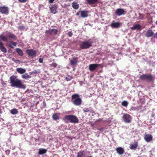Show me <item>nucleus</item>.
<instances>
[{
	"label": "nucleus",
	"instance_id": "f3484780",
	"mask_svg": "<svg viewBox=\"0 0 157 157\" xmlns=\"http://www.w3.org/2000/svg\"><path fill=\"white\" fill-rule=\"evenodd\" d=\"M6 36L9 38L16 40L17 39V36L14 34H12L11 33L9 32L6 34Z\"/></svg>",
	"mask_w": 157,
	"mask_h": 157
},
{
	"label": "nucleus",
	"instance_id": "79ce46f5",
	"mask_svg": "<svg viewBox=\"0 0 157 157\" xmlns=\"http://www.w3.org/2000/svg\"><path fill=\"white\" fill-rule=\"evenodd\" d=\"M21 3H24L27 2V0H18Z\"/></svg>",
	"mask_w": 157,
	"mask_h": 157
},
{
	"label": "nucleus",
	"instance_id": "a878e982",
	"mask_svg": "<svg viewBox=\"0 0 157 157\" xmlns=\"http://www.w3.org/2000/svg\"><path fill=\"white\" fill-rule=\"evenodd\" d=\"M47 152V150L45 149L40 148L38 154L40 155H43L45 153Z\"/></svg>",
	"mask_w": 157,
	"mask_h": 157
},
{
	"label": "nucleus",
	"instance_id": "58836bf2",
	"mask_svg": "<svg viewBox=\"0 0 157 157\" xmlns=\"http://www.w3.org/2000/svg\"><path fill=\"white\" fill-rule=\"evenodd\" d=\"M50 65L51 66H52L56 68V67L57 64L55 63H52Z\"/></svg>",
	"mask_w": 157,
	"mask_h": 157
},
{
	"label": "nucleus",
	"instance_id": "c03bdc74",
	"mask_svg": "<svg viewBox=\"0 0 157 157\" xmlns=\"http://www.w3.org/2000/svg\"><path fill=\"white\" fill-rule=\"evenodd\" d=\"M55 0H48V2L49 3H52Z\"/></svg>",
	"mask_w": 157,
	"mask_h": 157
},
{
	"label": "nucleus",
	"instance_id": "bb28decb",
	"mask_svg": "<svg viewBox=\"0 0 157 157\" xmlns=\"http://www.w3.org/2000/svg\"><path fill=\"white\" fill-rule=\"evenodd\" d=\"M138 143L137 142H136L133 144H131L130 146V147L131 149H136Z\"/></svg>",
	"mask_w": 157,
	"mask_h": 157
},
{
	"label": "nucleus",
	"instance_id": "4be33fe9",
	"mask_svg": "<svg viewBox=\"0 0 157 157\" xmlns=\"http://www.w3.org/2000/svg\"><path fill=\"white\" fill-rule=\"evenodd\" d=\"M98 0H86V2L89 5H91L97 3Z\"/></svg>",
	"mask_w": 157,
	"mask_h": 157
},
{
	"label": "nucleus",
	"instance_id": "09e8293b",
	"mask_svg": "<svg viewBox=\"0 0 157 157\" xmlns=\"http://www.w3.org/2000/svg\"><path fill=\"white\" fill-rule=\"evenodd\" d=\"M154 37L157 38V33L154 35Z\"/></svg>",
	"mask_w": 157,
	"mask_h": 157
},
{
	"label": "nucleus",
	"instance_id": "ea45409f",
	"mask_svg": "<svg viewBox=\"0 0 157 157\" xmlns=\"http://www.w3.org/2000/svg\"><path fill=\"white\" fill-rule=\"evenodd\" d=\"M24 28L25 26L23 25H20L18 27V29L20 30L23 29Z\"/></svg>",
	"mask_w": 157,
	"mask_h": 157
},
{
	"label": "nucleus",
	"instance_id": "9b49d317",
	"mask_svg": "<svg viewBox=\"0 0 157 157\" xmlns=\"http://www.w3.org/2000/svg\"><path fill=\"white\" fill-rule=\"evenodd\" d=\"M98 64H90L89 67V69L90 71H93L98 67Z\"/></svg>",
	"mask_w": 157,
	"mask_h": 157
},
{
	"label": "nucleus",
	"instance_id": "e433bc0d",
	"mask_svg": "<svg viewBox=\"0 0 157 157\" xmlns=\"http://www.w3.org/2000/svg\"><path fill=\"white\" fill-rule=\"evenodd\" d=\"M139 16L138 17V19L140 20H143L144 19V15L140 13H139Z\"/></svg>",
	"mask_w": 157,
	"mask_h": 157
},
{
	"label": "nucleus",
	"instance_id": "7c9ffc66",
	"mask_svg": "<svg viewBox=\"0 0 157 157\" xmlns=\"http://www.w3.org/2000/svg\"><path fill=\"white\" fill-rule=\"evenodd\" d=\"M51 29L52 34H53L55 35H56L57 33L58 32V30L57 29Z\"/></svg>",
	"mask_w": 157,
	"mask_h": 157
},
{
	"label": "nucleus",
	"instance_id": "20e7f679",
	"mask_svg": "<svg viewBox=\"0 0 157 157\" xmlns=\"http://www.w3.org/2000/svg\"><path fill=\"white\" fill-rule=\"evenodd\" d=\"M71 101L73 104L76 106H79L81 105L82 100L80 98L79 95L74 94L71 96Z\"/></svg>",
	"mask_w": 157,
	"mask_h": 157
},
{
	"label": "nucleus",
	"instance_id": "dca6fc26",
	"mask_svg": "<svg viewBox=\"0 0 157 157\" xmlns=\"http://www.w3.org/2000/svg\"><path fill=\"white\" fill-rule=\"evenodd\" d=\"M154 35V33L153 32L151 29L148 30L146 34H145V36L148 37L153 36Z\"/></svg>",
	"mask_w": 157,
	"mask_h": 157
},
{
	"label": "nucleus",
	"instance_id": "412c9836",
	"mask_svg": "<svg viewBox=\"0 0 157 157\" xmlns=\"http://www.w3.org/2000/svg\"><path fill=\"white\" fill-rule=\"evenodd\" d=\"M85 153L84 151L81 150L78 153L77 157H85Z\"/></svg>",
	"mask_w": 157,
	"mask_h": 157
},
{
	"label": "nucleus",
	"instance_id": "4c0bfd02",
	"mask_svg": "<svg viewBox=\"0 0 157 157\" xmlns=\"http://www.w3.org/2000/svg\"><path fill=\"white\" fill-rule=\"evenodd\" d=\"M91 110L90 108H85L83 109V111L84 112H87L90 111Z\"/></svg>",
	"mask_w": 157,
	"mask_h": 157
},
{
	"label": "nucleus",
	"instance_id": "393cba45",
	"mask_svg": "<svg viewBox=\"0 0 157 157\" xmlns=\"http://www.w3.org/2000/svg\"><path fill=\"white\" fill-rule=\"evenodd\" d=\"M72 7L75 9L77 10L79 8V6L77 2H74L72 3Z\"/></svg>",
	"mask_w": 157,
	"mask_h": 157
},
{
	"label": "nucleus",
	"instance_id": "f8f14e48",
	"mask_svg": "<svg viewBox=\"0 0 157 157\" xmlns=\"http://www.w3.org/2000/svg\"><path fill=\"white\" fill-rule=\"evenodd\" d=\"M49 8L51 10V13L53 14H56L57 13V7H56L55 4H54V5L51 6L50 7H49Z\"/></svg>",
	"mask_w": 157,
	"mask_h": 157
},
{
	"label": "nucleus",
	"instance_id": "49530a36",
	"mask_svg": "<svg viewBox=\"0 0 157 157\" xmlns=\"http://www.w3.org/2000/svg\"><path fill=\"white\" fill-rule=\"evenodd\" d=\"M20 62V61L19 60H15V63H18Z\"/></svg>",
	"mask_w": 157,
	"mask_h": 157
},
{
	"label": "nucleus",
	"instance_id": "8fccbe9b",
	"mask_svg": "<svg viewBox=\"0 0 157 157\" xmlns=\"http://www.w3.org/2000/svg\"><path fill=\"white\" fill-rule=\"evenodd\" d=\"M79 13H80V12H77V13H76V15H77V16H78V15H79Z\"/></svg>",
	"mask_w": 157,
	"mask_h": 157
},
{
	"label": "nucleus",
	"instance_id": "6ab92c4d",
	"mask_svg": "<svg viewBox=\"0 0 157 157\" xmlns=\"http://www.w3.org/2000/svg\"><path fill=\"white\" fill-rule=\"evenodd\" d=\"M0 49L1 51L4 53H6L7 52L6 48L4 46L3 43L1 41H0Z\"/></svg>",
	"mask_w": 157,
	"mask_h": 157
},
{
	"label": "nucleus",
	"instance_id": "6e6552de",
	"mask_svg": "<svg viewBox=\"0 0 157 157\" xmlns=\"http://www.w3.org/2000/svg\"><path fill=\"white\" fill-rule=\"evenodd\" d=\"M126 13V11L123 9L118 8L116 10L115 12V15L118 16H120L125 14Z\"/></svg>",
	"mask_w": 157,
	"mask_h": 157
},
{
	"label": "nucleus",
	"instance_id": "f03ea898",
	"mask_svg": "<svg viewBox=\"0 0 157 157\" xmlns=\"http://www.w3.org/2000/svg\"><path fill=\"white\" fill-rule=\"evenodd\" d=\"M63 120L66 123L69 122L74 124L77 123L79 121L78 117L73 115H66L63 118Z\"/></svg>",
	"mask_w": 157,
	"mask_h": 157
},
{
	"label": "nucleus",
	"instance_id": "5701e85b",
	"mask_svg": "<svg viewBox=\"0 0 157 157\" xmlns=\"http://www.w3.org/2000/svg\"><path fill=\"white\" fill-rule=\"evenodd\" d=\"M141 27L139 24H136L134 25L133 27H131V29L132 30L136 29L141 30Z\"/></svg>",
	"mask_w": 157,
	"mask_h": 157
},
{
	"label": "nucleus",
	"instance_id": "de8ad7c7",
	"mask_svg": "<svg viewBox=\"0 0 157 157\" xmlns=\"http://www.w3.org/2000/svg\"><path fill=\"white\" fill-rule=\"evenodd\" d=\"M99 131H103V128H100L98 129Z\"/></svg>",
	"mask_w": 157,
	"mask_h": 157
},
{
	"label": "nucleus",
	"instance_id": "f704fd0d",
	"mask_svg": "<svg viewBox=\"0 0 157 157\" xmlns=\"http://www.w3.org/2000/svg\"><path fill=\"white\" fill-rule=\"evenodd\" d=\"M45 33L46 34V36H48V35H51L52 34L51 29L49 30H46Z\"/></svg>",
	"mask_w": 157,
	"mask_h": 157
},
{
	"label": "nucleus",
	"instance_id": "b1692460",
	"mask_svg": "<svg viewBox=\"0 0 157 157\" xmlns=\"http://www.w3.org/2000/svg\"><path fill=\"white\" fill-rule=\"evenodd\" d=\"M16 71L18 73L20 74H23L25 73L26 71L25 69H23L22 68H17Z\"/></svg>",
	"mask_w": 157,
	"mask_h": 157
},
{
	"label": "nucleus",
	"instance_id": "c9c22d12",
	"mask_svg": "<svg viewBox=\"0 0 157 157\" xmlns=\"http://www.w3.org/2000/svg\"><path fill=\"white\" fill-rule=\"evenodd\" d=\"M72 77L69 75H68L67 76L65 77V79L67 81L71 80L72 79Z\"/></svg>",
	"mask_w": 157,
	"mask_h": 157
},
{
	"label": "nucleus",
	"instance_id": "423d86ee",
	"mask_svg": "<svg viewBox=\"0 0 157 157\" xmlns=\"http://www.w3.org/2000/svg\"><path fill=\"white\" fill-rule=\"evenodd\" d=\"M122 119L125 123H131L132 119L131 116L127 113L124 114Z\"/></svg>",
	"mask_w": 157,
	"mask_h": 157
},
{
	"label": "nucleus",
	"instance_id": "72a5a7b5",
	"mask_svg": "<svg viewBox=\"0 0 157 157\" xmlns=\"http://www.w3.org/2000/svg\"><path fill=\"white\" fill-rule=\"evenodd\" d=\"M128 104V103L127 101H124L122 102L121 103V105L125 107H127Z\"/></svg>",
	"mask_w": 157,
	"mask_h": 157
},
{
	"label": "nucleus",
	"instance_id": "cd10ccee",
	"mask_svg": "<svg viewBox=\"0 0 157 157\" xmlns=\"http://www.w3.org/2000/svg\"><path fill=\"white\" fill-rule=\"evenodd\" d=\"M16 51L20 56H22L23 55V53L21 49L17 48L16 49Z\"/></svg>",
	"mask_w": 157,
	"mask_h": 157
},
{
	"label": "nucleus",
	"instance_id": "4468645a",
	"mask_svg": "<svg viewBox=\"0 0 157 157\" xmlns=\"http://www.w3.org/2000/svg\"><path fill=\"white\" fill-rule=\"evenodd\" d=\"M78 59L77 57H73L72 59L70 60V64L72 66L76 65L78 62Z\"/></svg>",
	"mask_w": 157,
	"mask_h": 157
},
{
	"label": "nucleus",
	"instance_id": "0eeeda50",
	"mask_svg": "<svg viewBox=\"0 0 157 157\" xmlns=\"http://www.w3.org/2000/svg\"><path fill=\"white\" fill-rule=\"evenodd\" d=\"M26 52L29 56L32 57H34L36 56V52L33 49H28L26 50Z\"/></svg>",
	"mask_w": 157,
	"mask_h": 157
},
{
	"label": "nucleus",
	"instance_id": "7ed1b4c3",
	"mask_svg": "<svg viewBox=\"0 0 157 157\" xmlns=\"http://www.w3.org/2000/svg\"><path fill=\"white\" fill-rule=\"evenodd\" d=\"M92 43L93 42L90 41V40L84 41H80L79 44V47L81 49H87L92 46Z\"/></svg>",
	"mask_w": 157,
	"mask_h": 157
},
{
	"label": "nucleus",
	"instance_id": "37998d69",
	"mask_svg": "<svg viewBox=\"0 0 157 157\" xmlns=\"http://www.w3.org/2000/svg\"><path fill=\"white\" fill-rule=\"evenodd\" d=\"M39 62L40 63H43V59L42 58H40L39 59Z\"/></svg>",
	"mask_w": 157,
	"mask_h": 157
},
{
	"label": "nucleus",
	"instance_id": "f257e3e1",
	"mask_svg": "<svg viewBox=\"0 0 157 157\" xmlns=\"http://www.w3.org/2000/svg\"><path fill=\"white\" fill-rule=\"evenodd\" d=\"M10 81L12 86L16 87L18 88H25V86L22 84L21 81L17 79L15 76H11L10 77Z\"/></svg>",
	"mask_w": 157,
	"mask_h": 157
},
{
	"label": "nucleus",
	"instance_id": "c85d7f7f",
	"mask_svg": "<svg viewBox=\"0 0 157 157\" xmlns=\"http://www.w3.org/2000/svg\"><path fill=\"white\" fill-rule=\"evenodd\" d=\"M0 38L3 41L7 42L8 41L7 38L6 36H3L2 35H1L0 36Z\"/></svg>",
	"mask_w": 157,
	"mask_h": 157
},
{
	"label": "nucleus",
	"instance_id": "a19ab883",
	"mask_svg": "<svg viewBox=\"0 0 157 157\" xmlns=\"http://www.w3.org/2000/svg\"><path fill=\"white\" fill-rule=\"evenodd\" d=\"M73 33L71 31H69L68 33V35L69 37H71L72 36Z\"/></svg>",
	"mask_w": 157,
	"mask_h": 157
},
{
	"label": "nucleus",
	"instance_id": "1a4fd4ad",
	"mask_svg": "<svg viewBox=\"0 0 157 157\" xmlns=\"http://www.w3.org/2000/svg\"><path fill=\"white\" fill-rule=\"evenodd\" d=\"M9 8L5 6H0V13L3 14H7L9 13Z\"/></svg>",
	"mask_w": 157,
	"mask_h": 157
},
{
	"label": "nucleus",
	"instance_id": "603ef678",
	"mask_svg": "<svg viewBox=\"0 0 157 157\" xmlns=\"http://www.w3.org/2000/svg\"><path fill=\"white\" fill-rule=\"evenodd\" d=\"M33 73H37V72L35 71H33Z\"/></svg>",
	"mask_w": 157,
	"mask_h": 157
},
{
	"label": "nucleus",
	"instance_id": "aec40b11",
	"mask_svg": "<svg viewBox=\"0 0 157 157\" xmlns=\"http://www.w3.org/2000/svg\"><path fill=\"white\" fill-rule=\"evenodd\" d=\"M121 23L119 22L112 23L111 24V26L114 28H118L120 27Z\"/></svg>",
	"mask_w": 157,
	"mask_h": 157
},
{
	"label": "nucleus",
	"instance_id": "a18cd8bd",
	"mask_svg": "<svg viewBox=\"0 0 157 157\" xmlns=\"http://www.w3.org/2000/svg\"><path fill=\"white\" fill-rule=\"evenodd\" d=\"M1 83H2V85H6V83L4 82H3V81H2V82H1Z\"/></svg>",
	"mask_w": 157,
	"mask_h": 157
},
{
	"label": "nucleus",
	"instance_id": "a211bd4d",
	"mask_svg": "<svg viewBox=\"0 0 157 157\" xmlns=\"http://www.w3.org/2000/svg\"><path fill=\"white\" fill-rule=\"evenodd\" d=\"M60 114L59 113H54L52 116V118L54 121H57L59 120Z\"/></svg>",
	"mask_w": 157,
	"mask_h": 157
},
{
	"label": "nucleus",
	"instance_id": "9d476101",
	"mask_svg": "<svg viewBox=\"0 0 157 157\" xmlns=\"http://www.w3.org/2000/svg\"><path fill=\"white\" fill-rule=\"evenodd\" d=\"M144 139L146 142H149L152 140V136L151 134L145 133L144 135Z\"/></svg>",
	"mask_w": 157,
	"mask_h": 157
},
{
	"label": "nucleus",
	"instance_id": "2eb2a0df",
	"mask_svg": "<svg viewBox=\"0 0 157 157\" xmlns=\"http://www.w3.org/2000/svg\"><path fill=\"white\" fill-rule=\"evenodd\" d=\"M82 17L85 18L88 16V12L87 10H81L79 11Z\"/></svg>",
	"mask_w": 157,
	"mask_h": 157
},
{
	"label": "nucleus",
	"instance_id": "c756f323",
	"mask_svg": "<svg viewBox=\"0 0 157 157\" xmlns=\"http://www.w3.org/2000/svg\"><path fill=\"white\" fill-rule=\"evenodd\" d=\"M18 112V111L17 109H13L10 111L11 113L14 115L17 114Z\"/></svg>",
	"mask_w": 157,
	"mask_h": 157
},
{
	"label": "nucleus",
	"instance_id": "ddd939ff",
	"mask_svg": "<svg viewBox=\"0 0 157 157\" xmlns=\"http://www.w3.org/2000/svg\"><path fill=\"white\" fill-rule=\"evenodd\" d=\"M116 151L117 153L119 155H122L123 154L124 151V149L121 147H119L116 149Z\"/></svg>",
	"mask_w": 157,
	"mask_h": 157
},
{
	"label": "nucleus",
	"instance_id": "3c124183",
	"mask_svg": "<svg viewBox=\"0 0 157 157\" xmlns=\"http://www.w3.org/2000/svg\"><path fill=\"white\" fill-rule=\"evenodd\" d=\"M12 60H13V62H15V59L14 58H13L12 59Z\"/></svg>",
	"mask_w": 157,
	"mask_h": 157
},
{
	"label": "nucleus",
	"instance_id": "2f4dec72",
	"mask_svg": "<svg viewBox=\"0 0 157 157\" xmlns=\"http://www.w3.org/2000/svg\"><path fill=\"white\" fill-rule=\"evenodd\" d=\"M10 43H12V44L13 45H10H10H9V47H10L11 48H13V46H16L17 45V43L15 42H13L12 41H10Z\"/></svg>",
	"mask_w": 157,
	"mask_h": 157
},
{
	"label": "nucleus",
	"instance_id": "39448f33",
	"mask_svg": "<svg viewBox=\"0 0 157 157\" xmlns=\"http://www.w3.org/2000/svg\"><path fill=\"white\" fill-rule=\"evenodd\" d=\"M140 78L142 80H146L148 82H151L154 80V78L151 74H143L140 76Z\"/></svg>",
	"mask_w": 157,
	"mask_h": 157
},
{
	"label": "nucleus",
	"instance_id": "473e14b6",
	"mask_svg": "<svg viewBox=\"0 0 157 157\" xmlns=\"http://www.w3.org/2000/svg\"><path fill=\"white\" fill-rule=\"evenodd\" d=\"M22 77L23 78L27 79L29 78V75L28 73H26L24 75H22Z\"/></svg>",
	"mask_w": 157,
	"mask_h": 157
}]
</instances>
